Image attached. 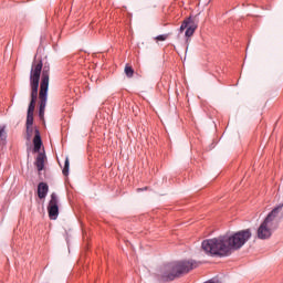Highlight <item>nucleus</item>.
<instances>
[{
  "label": "nucleus",
  "instance_id": "obj_1",
  "mask_svg": "<svg viewBox=\"0 0 283 283\" xmlns=\"http://www.w3.org/2000/svg\"><path fill=\"white\" fill-rule=\"evenodd\" d=\"M197 266L198 263L193 260L174 261L164 264L159 269L158 274H156V277L159 282H174L176 277H180L189 273V271H193Z\"/></svg>",
  "mask_w": 283,
  "mask_h": 283
},
{
  "label": "nucleus",
  "instance_id": "obj_2",
  "mask_svg": "<svg viewBox=\"0 0 283 283\" xmlns=\"http://www.w3.org/2000/svg\"><path fill=\"white\" fill-rule=\"evenodd\" d=\"M41 74V64L31 73V101L27 113V135L32 137V125H34V109L36 107V98H39V76Z\"/></svg>",
  "mask_w": 283,
  "mask_h": 283
},
{
  "label": "nucleus",
  "instance_id": "obj_3",
  "mask_svg": "<svg viewBox=\"0 0 283 283\" xmlns=\"http://www.w3.org/2000/svg\"><path fill=\"white\" fill-rule=\"evenodd\" d=\"M201 249L205 251L206 255H211L212 258H228V255H231L226 234L203 240Z\"/></svg>",
  "mask_w": 283,
  "mask_h": 283
},
{
  "label": "nucleus",
  "instance_id": "obj_4",
  "mask_svg": "<svg viewBox=\"0 0 283 283\" xmlns=\"http://www.w3.org/2000/svg\"><path fill=\"white\" fill-rule=\"evenodd\" d=\"M251 229L240 230L231 235L226 234V240L230 251H239L240 248L251 240Z\"/></svg>",
  "mask_w": 283,
  "mask_h": 283
},
{
  "label": "nucleus",
  "instance_id": "obj_5",
  "mask_svg": "<svg viewBox=\"0 0 283 283\" xmlns=\"http://www.w3.org/2000/svg\"><path fill=\"white\" fill-rule=\"evenodd\" d=\"M38 65H41L40 75H39V81H41L40 91L48 92L50 87V64H44L43 66L42 60H40L39 63L36 64L35 62H33L32 64L31 73H30V85L32 86V72L33 70H36ZM41 72H42V76H41Z\"/></svg>",
  "mask_w": 283,
  "mask_h": 283
},
{
  "label": "nucleus",
  "instance_id": "obj_6",
  "mask_svg": "<svg viewBox=\"0 0 283 283\" xmlns=\"http://www.w3.org/2000/svg\"><path fill=\"white\" fill-rule=\"evenodd\" d=\"M283 218V202L279 203L273 210L266 216L265 220L272 224V227H280V220Z\"/></svg>",
  "mask_w": 283,
  "mask_h": 283
},
{
  "label": "nucleus",
  "instance_id": "obj_7",
  "mask_svg": "<svg viewBox=\"0 0 283 283\" xmlns=\"http://www.w3.org/2000/svg\"><path fill=\"white\" fill-rule=\"evenodd\" d=\"M275 229L277 228L264 219L256 230V238H259V240H269V238L273 235V231H275Z\"/></svg>",
  "mask_w": 283,
  "mask_h": 283
},
{
  "label": "nucleus",
  "instance_id": "obj_8",
  "mask_svg": "<svg viewBox=\"0 0 283 283\" xmlns=\"http://www.w3.org/2000/svg\"><path fill=\"white\" fill-rule=\"evenodd\" d=\"M196 30H198V24L191 17H189L182 21L179 32H185V36L189 38V36H193Z\"/></svg>",
  "mask_w": 283,
  "mask_h": 283
},
{
  "label": "nucleus",
  "instance_id": "obj_9",
  "mask_svg": "<svg viewBox=\"0 0 283 283\" xmlns=\"http://www.w3.org/2000/svg\"><path fill=\"white\" fill-rule=\"evenodd\" d=\"M48 213L50 220H56V218H59V196L56 192L51 193V199L48 205Z\"/></svg>",
  "mask_w": 283,
  "mask_h": 283
},
{
  "label": "nucleus",
  "instance_id": "obj_10",
  "mask_svg": "<svg viewBox=\"0 0 283 283\" xmlns=\"http://www.w3.org/2000/svg\"><path fill=\"white\" fill-rule=\"evenodd\" d=\"M39 98H40L39 116L40 118H43L45 116V105H48V91H40Z\"/></svg>",
  "mask_w": 283,
  "mask_h": 283
},
{
  "label": "nucleus",
  "instance_id": "obj_11",
  "mask_svg": "<svg viewBox=\"0 0 283 283\" xmlns=\"http://www.w3.org/2000/svg\"><path fill=\"white\" fill-rule=\"evenodd\" d=\"M45 160H48V156L45 155V151L39 153L34 161V165L39 172L45 169Z\"/></svg>",
  "mask_w": 283,
  "mask_h": 283
},
{
  "label": "nucleus",
  "instance_id": "obj_12",
  "mask_svg": "<svg viewBox=\"0 0 283 283\" xmlns=\"http://www.w3.org/2000/svg\"><path fill=\"white\" fill-rule=\"evenodd\" d=\"M41 147H43V140L41 139V132L35 129V135L33 138V154H42Z\"/></svg>",
  "mask_w": 283,
  "mask_h": 283
},
{
  "label": "nucleus",
  "instance_id": "obj_13",
  "mask_svg": "<svg viewBox=\"0 0 283 283\" xmlns=\"http://www.w3.org/2000/svg\"><path fill=\"white\" fill-rule=\"evenodd\" d=\"M48 191H50V186H48L46 182L42 181L38 185V198H40V200H45Z\"/></svg>",
  "mask_w": 283,
  "mask_h": 283
},
{
  "label": "nucleus",
  "instance_id": "obj_14",
  "mask_svg": "<svg viewBox=\"0 0 283 283\" xmlns=\"http://www.w3.org/2000/svg\"><path fill=\"white\" fill-rule=\"evenodd\" d=\"M8 140V132H6V125H0V145H6Z\"/></svg>",
  "mask_w": 283,
  "mask_h": 283
},
{
  "label": "nucleus",
  "instance_id": "obj_15",
  "mask_svg": "<svg viewBox=\"0 0 283 283\" xmlns=\"http://www.w3.org/2000/svg\"><path fill=\"white\" fill-rule=\"evenodd\" d=\"M63 176H70V158H65L64 168L62 170Z\"/></svg>",
  "mask_w": 283,
  "mask_h": 283
},
{
  "label": "nucleus",
  "instance_id": "obj_16",
  "mask_svg": "<svg viewBox=\"0 0 283 283\" xmlns=\"http://www.w3.org/2000/svg\"><path fill=\"white\" fill-rule=\"evenodd\" d=\"M124 72L128 78H132L134 76V69L129 65L125 66Z\"/></svg>",
  "mask_w": 283,
  "mask_h": 283
},
{
  "label": "nucleus",
  "instance_id": "obj_17",
  "mask_svg": "<svg viewBox=\"0 0 283 283\" xmlns=\"http://www.w3.org/2000/svg\"><path fill=\"white\" fill-rule=\"evenodd\" d=\"M155 39L156 41H167V39H169V33L157 35Z\"/></svg>",
  "mask_w": 283,
  "mask_h": 283
},
{
  "label": "nucleus",
  "instance_id": "obj_18",
  "mask_svg": "<svg viewBox=\"0 0 283 283\" xmlns=\"http://www.w3.org/2000/svg\"><path fill=\"white\" fill-rule=\"evenodd\" d=\"M137 191H147V187L138 188Z\"/></svg>",
  "mask_w": 283,
  "mask_h": 283
}]
</instances>
